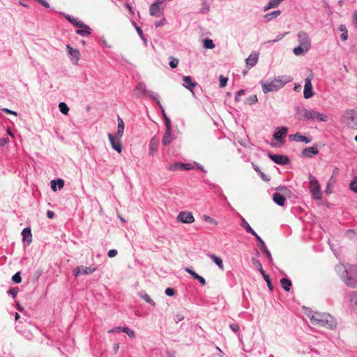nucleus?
<instances>
[{
    "label": "nucleus",
    "instance_id": "nucleus-1",
    "mask_svg": "<svg viewBox=\"0 0 357 357\" xmlns=\"http://www.w3.org/2000/svg\"><path fill=\"white\" fill-rule=\"evenodd\" d=\"M307 317L314 325L328 329H333L337 326L335 319L330 314L311 312L310 314H307Z\"/></svg>",
    "mask_w": 357,
    "mask_h": 357
},
{
    "label": "nucleus",
    "instance_id": "nucleus-2",
    "mask_svg": "<svg viewBox=\"0 0 357 357\" xmlns=\"http://www.w3.org/2000/svg\"><path fill=\"white\" fill-rule=\"evenodd\" d=\"M341 279L345 284L349 287H357V266H349L337 267Z\"/></svg>",
    "mask_w": 357,
    "mask_h": 357
},
{
    "label": "nucleus",
    "instance_id": "nucleus-3",
    "mask_svg": "<svg viewBox=\"0 0 357 357\" xmlns=\"http://www.w3.org/2000/svg\"><path fill=\"white\" fill-rule=\"evenodd\" d=\"M289 82H291L290 77L287 75H283L275 78L274 80L270 82H261V84L263 92L267 93L268 92L278 91Z\"/></svg>",
    "mask_w": 357,
    "mask_h": 357
},
{
    "label": "nucleus",
    "instance_id": "nucleus-4",
    "mask_svg": "<svg viewBox=\"0 0 357 357\" xmlns=\"http://www.w3.org/2000/svg\"><path fill=\"white\" fill-rule=\"evenodd\" d=\"M342 121L349 128L357 130V108L346 110L342 116Z\"/></svg>",
    "mask_w": 357,
    "mask_h": 357
},
{
    "label": "nucleus",
    "instance_id": "nucleus-5",
    "mask_svg": "<svg viewBox=\"0 0 357 357\" xmlns=\"http://www.w3.org/2000/svg\"><path fill=\"white\" fill-rule=\"evenodd\" d=\"M310 191L312 197L315 200L321 199V192L318 180L312 174L309 176Z\"/></svg>",
    "mask_w": 357,
    "mask_h": 357
},
{
    "label": "nucleus",
    "instance_id": "nucleus-6",
    "mask_svg": "<svg viewBox=\"0 0 357 357\" xmlns=\"http://www.w3.org/2000/svg\"><path fill=\"white\" fill-rule=\"evenodd\" d=\"M107 135L112 148L117 153H121L123 149L122 143L121 142V137H118L117 135H113L112 133H108Z\"/></svg>",
    "mask_w": 357,
    "mask_h": 357
},
{
    "label": "nucleus",
    "instance_id": "nucleus-7",
    "mask_svg": "<svg viewBox=\"0 0 357 357\" xmlns=\"http://www.w3.org/2000/svg\"><path fill=\"white\" fill-rule=\"evenodd\" d=\"M268 156L273 162L278 165H285L290 162V159L285 155L268 153Z\"/></svg>",
    "mask_w": 357,
    "mask_h": 357
},
{
    "label": "nucleus",
    "instance_id": "nucleus-8",
    "mask_svg": "<svg viewBox=\"0 0 357 357\" xmlns=\"http://www.w3.org/2000/svg\"><path fill=\"white\" fill-rule=\"evenodd\" d=\"M319 144L315 143L311 147H307L301 151V156L305 158H311L319 153Z\"/></svg>",
    "mask_w": 357,
    "mask_h": 357
},
{
    "label": "nucleus",
    "instance_id": "nucleus-9",
    "mask_svg": "<svg viewBox=\"0 0 357 357\" xmlns=\"http://www.w3.org/2000/svg\"><path fill=\"white\" fill-rule=\"evenodd\" d=\"M298 40L299 45L303 46L305 49H310L311 41L305 31H301L298 33Z\"/></svg>",
    "mask_w": 357,
    "mask_h": 357
},
{
    "label": "nucleus",
    "instance_id": "nucleus-10",
    "mask_svg": "<svg viewBox=\"0 0 357 357\" xmlns=\"http://www.w3.org/2000/svg\"><path fill=\"white\" fill-rule=\"evenodd\" d=\"M311 80H312V79L309 77H307L305 79L303 96L305 99H309L314 96V91L312 90V85Z\"/></svg>",
    "mask_w": 357,
    "mask_h": 357
},
{
    "label": "nucleus",
    "instance_id": "nucleus-11",
    "mask_svg": "<svg viewBox=\"0 0 357 357\" xmlns=\"http://www.w3.org/2000/svg\"><path fill=\"white\" fill-rule=\"evenodd\" d=\"M177 220L183 223H192L194 222L195 218L191 212L181 211L178 213Z\"/></svg>",
    "mask_w": 357,
    "mask_h": 357
},
{
    "label": "nucleus",
    "instance_id": "nucleus-12",
    "mask_svg": "<svg viewBox=\"0 0 357 357\" xmlns=\"http://www.w3.org/2000/svg\"><path fill=\"white\" fill-rule=\"evenodd\" d=\"M256 238L257 241L258 242V245L260 250L266 255L270 263H273V257L271 252L267 248L265 242L263 239L258 235Z\"/></svg>",
    "mask_w": 357,
    "mask_h": 357
},
{
    "label": "nucleus",
    "instance_id": "nucleus-13",
    "mask_svg": "<svg viewBox=\"0 0 357 357\" xmlns=\"http://www.w3.org/2000/svg\"><path fill=\"white\" fill-rule=\"evenodd\" d=\"M295 116L298 121H307L309 109L297 106L295 107Z\"/></svg>",
    "mask_w": 357,
    "mask_h": 357
},
{
    "label": "nucleus",
    "instance_id": "nucleus-14",
    "mask_svg": "<svg viewBox=\"0 0 357 357\" xmlns=\"http://www.w3.org/2000/svg\"><path fill=\"white\" fill-rule=\"evenodd\" d=\"M289 138L291 141L296 142H304L308 144L312 141V137H307L302 135L300 132H296L295 134L290 135Z\"/></svg>",
    "mask_w": 357,
    "mask_h": 357
},
{
    "label": "nucleus",
    "instance_id": "nucleus-15",
    "mask_svg": "<svg viewBox=\"0 0 357 357\" xmlns=\"http://www.w3.org/2000/svg\"><path fill=\"white\" fill-rule=\"evenodd\" d=\"M183 86L190 91L192 93L194 88L198 86V83L193 81L190 76H184L183 77Z\"/></svg>",
    "mask_w": 357,
    "mask_h": 357
},
{
    "label": "nucleus",
    "instance_id": "nucleus-16",
    "mask_svg": "<svg viewBox=\"0 0 357 357\" xmlns=\"http://www.w3.org/2000/svg\"><path fill=\"white\" fill-rule=\"evenodd\" d=\"M287 128L284 127V126L278 127L276 129L275 132H274L273 137L274 139L279 141V142H282L283 139L285 137V135H287Z\"/></svg>",
    "mask_w": 357,
    "mask_h": 357
},
{
    "label": "nucleus",
    "instance_id": "nucleus-17",
    "mask_svg": "<svg viewBox=\"0 0 357 357\" xmlns=\"http://www.w3.org/2000/svg\"><path fill=\"white\" fill-rule=\"evenodd\" d=\"M162 2H154L150 6V14L153 16L159 17L163 15L162 11L159 8V4Z\"/></svg>",
    "mask_w": 357,
    "mask_h": 357
},
{
    "label": "nucleus",
    "instance_id": "nucleus-18",
    "mask_svg": "<svg viewBox=\"0 0 357 357\" xmlns=\"http://www.w3.org/2000/svg\"><path fill=\"white\" fill-rule=\"evenodd\" d=\"M66 49L72 59L75 61L74 63L77 64L80 57V53L79 50L72 47L70 45H66Z\"/></svg>",
    "mask_w": 357,
    "mask_h": 357
},
{
    "label": "nucleus",
    "instance_id": "nucleus-19",
    "mask_svg": "<svg viewBox=\"0 0 357 357\" xmlns=\"http://www.w3.org/2000/svg\"><path fill=\"white\" fill-rule=\"evenodd\" d=\"M22 241L29 245L32 241V234L30 227H25L22 231Z\"/></svg>",
    "mask_w": 357,
    "mask_h": 357
},
{
    "label": "nucleus",
    "instance_id": "nucleus-20",
    "mask_svg": "<svg viewBox=\"0 0 357 357\" xmlns=\"http://www.w3.org/2000/svg\"><path fill=\"white\" fill-rule=\"evenodd\" d=\"M165 128H166V130H165V132L162 139V143L163 146L169 145L172 141V127H169V128L165 127Z\"/></svg>",
    "mask_w": 357,
    "mask_h": 357
},
{
    "label": "nucleus",
    "instance_id": "nucleus-21",
    "mask_svg": "<svg viewBox=\"0 0 357 357\" xmlns=\"http://www.w3.org/2000/svg\"><path fill=\"white\" fill-rule=\"evenodd\" d=\"M259 54L254 52H252L250 56L245 59V63L248 66L250 67H254L258 61Z\"/></svg>",
    "mask_w": 357,
    "mask_h": 357
},
{
    "label": "nucleus",
    "instance_id": "nucleus-22",
    "mask_svg": "<svg viewBox=\"0 0 357 357\" xmlns=\"http://www.w3.org/2000/svg\"><path fill=\"white\" fill-rule=\"evenodd\" d=\"M273 200L277 205L280 206H284L286 202L285 197L279 192L273 193Z\"/></svg>",
    "mask_w": 357,
    "mask_h": 357
},
{
    "label": "nucleus",
    "instance_id": "nucleus-23",
    "mask_svg": "<svg viewBox=\"0 0 357 357\" xmlns=\"http://www.w3.org/2000/svg\"><path fill=\"white\" fill-rule=\"evenodd\" d=\"M159 139L155 137H153L149 142V155H153L158 150Z\"/></svg>",
    "mask_w": 357,
    "mask_h": 357
},
{
    "label": "nucleus",
    "instance_id": "nucleus-24",
    "mask_svg": "<svg viewBox=\"0 0 357 357\" xmlns=\"http://www.w3.org/2000/svg\"><path fill=\"white\" fill-rule=\"evenodd\" d=\"M64 186V181L61 178L51 181V188L53 191L56 192L57 190H61Z\"/></svg>",
    "mask_w": 357,
    "mask_h": 357
},
{
    "label": "nucleus",
    "instance_id": "nucleus-25",
    "mask_svg": "<svg viewBox=\"0 0 357 357\" xmlns=\"http://www.w3.org/2000/svg\"><path fill=\"white\" fill-rule=\"evenodd\" d=\"M138 296L144 300L147 303L150 304L151 305L155 307V303L153 301V300L149 296V295L144 290L140 291L138 293Z\"/></svg>",
    "mask_w": 357,
    "mask_h": 357
},
{
    "label": "nucleus",
    "instance_id": "nucleus-26",
    "mask_svg": "<svg viewBox=\"0 0 357 357\" xmlns=\"http://www.w3.org/2000/svg\"><path fill=\"white\" fill-rule=\"evenodd\" d=\"M241 225L245 229L246 232L251 234L255 237H257L258 234L255 231V230L250 227L249 223L243 218L241 219Z\"/></svg>",
    "mask_w": 357,
    "mask_h": 357
},
{
    "label": "nucleus",
    "instance_id": "nucleus-27",
    "mask_svg": "<svg viewBox=\"0 0 357 357\" xmlns=\"http://www.w3.org/2000/svg\"><path fill=\"white\" fill-rule=\"evenodd\" d=\"M65 17L68 22H70L73 26L76 27H82V26H84V23L82 21L78 20L73 16L66 14L65 15Z\"/></svg>",
    "mask_w": 357,
    "mask_h": 357
},
{
    "label": "nucleus",
    "instance_id": "nucleus-28",
    "mask_svg": "<svg viewBox=\"0 0 357 357\" xmlns=\"http://www.w3.org/2000/svg\"><path fill=\"white\" fill-rule=\"evenodd\" d=\"M80 28L81 29L76 30L77 34L82 36H87L91 34V29L88 25L84 24V26Z\"/></svg>",
    "mask_w": 357,
    "mask_h": 357
},
{
    "label": "nucleus",
    "instance_id": "nucleus-29",
    "mask_svg": "<svg viewBox=\"0 0 357 357\" xmlns=\"http://www.w3.org/2000/svg\"><path fill=\"white\" fill-rule=\"evenodd\" d=\"M280 283H281L282 287L283 288V289L285 291L289 292L290 291V289L292 286V282L289 279L286 278H282L280 280Z\"/></svg>",
    "mask_w": 357,
    "mask_h": 357
},
{
    "label": "nucleus",
    "instance_id": "nucleus-30",
    "mask_svg": "<svg viewBox=\"0 0 357 357\" xmlns=\"http://www.w3.org/2000/svg\"><path fill=\"white\" fill-rule=\"evenodd\" d=\"M208 256L210 257V259H212V261L220 268V269H223V267H224V265H223V262H222V259L214 255V254H208Z\"/></svg>",
    "mask_w": 357,
    "mask_h": 357
},
{
    "label": "nucleus",
    "instance_id": "nucleus-31",
    "mask_svg": "<svg viewBox=\"0 0 357 357\" xmlns=\"http://www.w3.org/2000/svg\"><path fill=\"white\" fill-rule=\"evenodd\" d=\"M132 24L135 26V30L137 32L139 36L143 40L145 46L146 47L148 45V40L144 36L142 29L136 24L135 22L132 21Z\"/></svg>",
    "mask_w": 357,
    "mask_h": 357
},
{
    "label": "nucleus",
    "instance_id": "nucleus-32",
    "mask_svg": "<svg viewBox=\"0 0 357 357\" xmlns=\"http://www.w3.org/2000/svg\"><path fill=\"white\" fill-rule=\"evenodd\" d=\"M281 14V11L280 10H274L271 13H268L264 15V19L266 22H270L272 20L276 18Z\"/></svg>",
    "mask_w": 357,
    "mask_h": 357
},
{
    "label": "nucleus",
    "instance_id": "nucleus-33",
    "mask_svg": "<svg viewBox=\"0 0 357 357\" xmlns=\"http://www.w3.org/2000/svg\"><path fill=\"white\" fill-rule=\"evenodd\" d=\"M118 121V127H117V132L116 135H118V137H122L124 131V122L123 119L118 116L117 118Z\"/></svg>",
    "mask_w": 357,
    "mask_h": 357
},
{
    "label": "nucleus",
    "instance_id": "nucleus-34",
    "mask_svg": "<svg viewBox=\"0 0 357 357\" xmlns=\"http://www.w3.org/2000/svg\"><path fill=\"white\" fill-rule=\"evenodd\" d=\"M284 0H269V2L264 6V10L266 11L269 9L275 8Z\"/></svg>",
    "mask_w": 357,
    "mask_h": 357
},
{
    "label": "nucleus",
    "instance_id": "nucleus-35",
    "mask_svg": "<svg viewBox=\"0 0 357 357\" xmlns=\"http://www.w3.org/2000/svg\"><path fill=\"white\" fill-rule=\"evenodd\" d=\"M339 31L341 32L340 38L342 41H346L348 39V31L344 24H340L338 26Z\"/></svg>",
    "mask_w": 357,
    "mask_h": 357
},
{
    "label": "nucleus",
    "instance_id": "nucleus-36",
    "mask_svg": "<svg viewBox=\"0 0 357 357\" xmlns=\"http://www.w3.org/2000/svg\"><path fill=\"white\" fill-rule=\"evenodd\" d=\"M135 91H139L142 96H146L148 93V90H146V85L144 82H139L136 86Z\"/></svg>",
    "mask_w": 357,
    "mask_h": 357
},
{
    "label": "nucleus",
    "instance_id": "nucleus-37",
    "mask_svg": "<svg viewBox=\"0 0 357 357\" xmlns=\"http://www.w3.org/2000/svg\"><path fill=\"white\" fill-rule=\"evenodd\" d=\"M351 305L357 310V291H353L349 294Z\"/></svg>",
    "mask_w": 357,
    "mask_h": 357
},
{
    "label": "nucleus",
    "instance_id": "nucleus-38",
    "mask_svg": "<svg viewBox=\"0 0 357 357\" xmlns=\"http://www.w3.org/2000/svg\"><path fill=\"white\" fill-rule=\"evenodd\" d=\"M146 95H148L152 100H155L160 109H162V105L160 102L159 96L158 93H155L151 91H149Z\"/></svg>",
    "mask_w": 357,
    "mask_h": 357
},
{
    "label": "nucleus",
    "instance_id": "nucleus-39",
    "mask_svg": "<svg viewBox=\"0 0 357 357\" xmlns=\"http://www.w3.org/2000/svg\"><path fill=\"white\" fill-rule=\"evenodd\" d=\"M315 121L319 122H326L328 121V117L324 113H320L315 111Z\"/></svg>",
    "mask_w": 357,
    "mask_h": 357
},
{
    "label": "nucleus",
    "instance_id": "nucleus-40",
    "mask_svg": "<svg viewBox=\"0 0 357 357\" xmlns=\"http://www.w3.org/2000/svg\"><path fill=\"white\" fill-rule=\"evenodd\" d=\"M251 261H252L253 266L255 267L256 269H257L260 272L261 274H262V273H264L266 272L263 269L262 265L259 259L252 257Z\"/></svg>",
    "mask_w": 357,
    "mask_h": 357
},
{
    "label": "nucleus",
    "instance_id": "nucleus-41",
    "mask_svg": "<svg viewBox=\"0 0 357 357\" xmlns=\"http://www.w3.org/2000/svg\"><path fill=\"white\" fill-rule=\"evenodd\" d=\"M81 269H82V274H84V275H89V274H91V273H94L96 271L97 267H96V266H93V267H91V266L86 267V266H81Z\"/></svg>",
    "mask_w": 357,
    "mask_h": 357
},
{
    "label": "nucleus",
    "instance_id": "nucleus-42",
    "mask_svg": "<svg viewBox=\"0 0 357 357\" xmlns=\"http://www.w3.org/2000/svg\"><path fill=\"white\" fill-rule=\"evenodd\" d=\"M307 50H309V49H305L303 46L299 45L298 46L294 48L293 52L295 55L298 56L307 52Z\"/></svg>",
    "mask_w": 357,
    "mask_h": 357
},
{
    "label": "nucleus",
    "instance_id": "nucleus-43",
    "mask_svg": "<svg viewBox=\"0 0 357 357\" xmlns=\"http://www.w3.org/2000/svg\"><path fill=\"white\" fill-rule=\"evenodd\" d=\"M261 275L263 276L264 280L266 281V284H267V286L268 287V289L271 290V291H273V285L272 284V282H271V278H270V276L269 275H268L266 272L264 273H262Z\"/></svg>",
    "mask_w": 357,
    "mask_h": 357
},
{
    "label": "nucleus",
    "instance_id": "nucleus-44",
    "mask_svg": "<svg viewBox=\"0 0 357 357\" xmlns=\"http://www.w3.org/2000/svg\"><path fill=\"white\" fill-rule=\"evenodd\" d=\"M161 109V113H162V118L164 119L165 127H168V128L169 127H172V126H171V120L167 116L164 108L162 107V109Z\"/></svg>",
    "mask_w": 357,
    "mask_h": 357
},
{
    "label": "nucleus",
    "instance_id": "nucleus-45",
    "mask_svg": "<svg viewBox=\"0 0 357 357\" xmlns=\"http://www.w3.org/2000/svg\"><path fill=\"white\" fill-rule=\"evenodd\" d=\"M169 171H178L183 170V167H181V162H177L170 165L168 167Z\"/></svg>",
    "mask_w": 357,
    "mask_h": 357
},
{
    "label": "nucleus",
    "instance_id": "nucleus-46",
    "mask_svg": "<svg viewBox=\"0 0 357 357\" xmlns=\"http://www.w3.org/2000/svg\"><path fill=\"white\" fill-rule=\"evenodd\" d=\"M59 108L60 112L63 114H67L69 112V107L64 102H61L59 104Z\"/></svg>",
    "mask_w": 357,
    "mask_h": 357
},
{
    "label": "nucleus",
    "instance_id": "nucleus-47",
    "mask_svg": "<svg viewBox=\"0 0 357 357\" xmlns=\"http://www.w3.org/2000/svg\"><path fill=\"white\" fill-rule=\"evenodd\" d=\"M204 47L206 49H213L215 47V44L213 40L210 38H206L204 40Z\"/></svg>",
    "mask_w": 357,
    "mask_h": 357
},
{
    "label": "nucleus",
    "instance_id": "nucleus-48",
    "mask_svg": "<svg viewBox=\"0 0 357 357\" xmlns=\"http://www.w3.org/2000/svg\"><path fill=\"white\" fill-rule=\"evenodd\" d=\"M257 102H258V99H257V96L252 95L246 99V101L245 102L250 105H252L256 104Z\"/></svg>",
    "mask_w": 357,
    "mask_h": 357
},
{
    "label": "nucleus",
    "instance_id": "nucleus-49",
    "mask_svg": "<svg viewBox=\"0 0 357 357\" xmlns=\"http://www.w3.org/2000/svg\"><path fill=\"white\" fill-rule=\"evenodd\" d=\"M123 328V332L126 333L129 337H130V338L135 337V336H136L135 332L132 329H131L127 326H124V328Z\"/></svg>",
    "mask_w": 357,
    "mask_h": 357
},
{
    "label": "nucleus",
    "instance_id": "nucleus-50",
    "mask_svg": "<svg viewBox=\"0 0 357 357\" xmlns=\"http://www.w3.org/2000/svg\"><path fill=\"white\" fill-rule=\"evenodd\" d=\"M178 64V59L174 56H170L169 65L171 68H176Z\"/></svg>",
    "mask_w": 357,
    "mask_h": 357
},
{
    "label": "nucleus",
    "instance_id": "nucleus-51",
    "mask_svg": "<svg viewBox=\"0 0 357 357\" xmlns=\"http://www.w3.org/2000/svg\"><path fill=\"white\" fill-rule=\"evenodd\" d=\"M12 281L15 284H19V283H20L22 282V277H21V274H20V272L15 273L12 276Z\"/></svg>",
    "mask_w": 357,
    "mask_h": 357
},
{
    "label": "nucleus",
    "instance_id": "nucleus-52",
    "mask_svg": "<svg viewBox=\"0 0 357 357\" xmlns=\"http://www.w3.org/2000/svg\"><path fill=\"white\" fill-rule=\"evenodd\" d=\"M349 188L357 194V178L354 177L352 181L349 183Z\"/></svg>",
    "mask_w": 357,
    "mask_h": 357
},
{
    "label": "nucleus",
    "instance_id": "nucleus-53",
    "mask_svg": "<svg viewBox=\"0 0 357 357\" xmlns=\"http://www.w3.org/2000/svg\"><path fill=\"white\" fill-rule=\"evenodd\" d=\"M202 8L200 10L202 13H206L209 10V6L208 5L207 0H202Z\"/></svg>",
    "mask_w": 357,
    "mask_h": 357
},
{
    "label": "nucleus",
    "instance_id": "nucleus-54",
    "mask_svg": "<svg viewBox=\"0 0 357 357\" xmlns=\"http://www.w3.org/2000/svg\"><path fill=\"white\" fill-rule=\"evenodd\" d=\"M219 81H220V87L224 88L225 86H226V85L227 84L228 78L221 75L219 77Z\"/></svg>",
    "mask_w": 357,
    "mask_h": 357
},
{
    "label": "nucleus",
    "instance_id": "nucleus-55",
    "mask_svg": "<svg viewBox=\"0 0 357 357\" xmlns=\"http://www.w3.org/2000/svg\"><path fill=\"white\" fill-rule=\"evenodd\" d=\"M202 219L206 222H208V223H211V224H214L215 225H218V222L217 221L213 219V218L208 216V215H204L203 217H202Z\"/></svg>",
    "mask_w": 357,
    "mask_h": 357
},
{
    "label": "nucleus",
    "instance_id": "nucleus-56",
    "mask_svg": "<svg viewBox=\"0 0 357 357\" xmlns=\"http://www.w3.org/2000/svg\"><path fill=\"white\" fill-rule=\"evenodd\" d=\"M18 291H19V288L17 287H15L9 289V290L8 291V294L9 295H11L13 298H15L17 296Z\"/></svg>",
    "mask_w": 357,
    "mask_h": 357
},
{
    "label": "nucleus",
    "instance_id": "nucleus-57",
    "mask_svg": "<svg viewBox=\"0 0 357 357\" xmlns=\"http://www.w3.org/2000/svg\"><path fill=\"white\" fill-rule=\"evenodd\" d=\"M165 293L167 296H173L176 294V290L172 287H168L165 289Z\"/></svg>",
    "mask_w": 357,
    "mask_h": 357
},
{
    "label": "nucleus",
    "instance_id": "nucleus-58",
    "mask_svg": "<svg viewBox=\"0 0 357 357\" xmlns=\"http://www.w3.org/2000/svg\"><path fill=\"white\" fill-rule=\"evenodd\" d=\"M194 279L198 280L202 286H204L206 284V280L199 274L196 276H194Z\"/></svg>",
    "mask_w": 357,
    "mask_h": 357
},
{
    "label": "nucleus",
    "instance_id": "nucleus-59",
    "mask_svg": "<svg viewBox=\"0 0 357 357\" xmlns=\"http://www.w3.org/2000/svg\"><path fill=\"white\" fill-rule=\"evenodd\" d=\"M315 121V110L309 109L307 115V121Z\"/></svg>",
    "mask_w": 357,
    "mask_h": 357
},
{
    "label": "nucleus",
    "instance_id": "nucleus-60",
    "mask_svg": "<svg viewBox=\"0 0 357 357\" xmlns=\"http://www.w3.org/2000/svg\"><path fill=\"white\" fill-rule=\"evenodd\" d=\"M229 328H231V330L232 331H234L236 333H238L239 331H240L239 325L238 324H236V323L231 324L229 325Z\"/></svg>",
    "mask_w": 357,
    "mask_h": 357
},
{
    "label": "nucleus",
    "instance_id": "nucleus-61",
    "mask_svg": "<svg viewBox=\"0 0 357 357\" xmlns=\"http://www.w3.org/2000/svg\"><path fill=\"white\" fill-rule=\"evenodd\" d=\"M167 23L166 19L164 17L161 19L160 20L155 21L154 23V25L156 28L160 27L162 26H164Z\"/></svg>",
    "mask_w": 357,
    "mask_h": 357
},
{
    "label": "nucleus",
    "instance_id": "nucleus-62",
    "mask_svg": "<svg viewBox=\"0 0 357 357\" xmlns=\"http://www.w3.org/2000/svg\"><path fill=\"white\" fill-rule=\"evenodd\" d=\"M181 167H183V170H190L194 168V166L191 163L181 162Z\"/></svg>",
    "mask_w": 357,
    "mask_h": 357
},
{
    "label": "nucleus",
    "instance_id": "nucleus-63",
    "mask_svg": "<svg viewBox=\"0 0 357 357\" xmlns=\"http://www.w3.org/2000/svg\"><path fill=\"white\" fill-rule=\"evenodd\" d=\"M184 270L185 272L189 273L193 278H194V276H196L197 275V273L194 270H192L191 268L185 267Z\"/></svg>",
    "mask_w": 357,
    "mask_h": 357
},
{
    "label": "nucleus",
    "instance_id": "nucleus-64",
    "mask_svg": "<svg viewBox=\"0 0 357 357\" xmlns=\"http://www.w3.org/2000/svg\"><path fill=\"white\" fill-rule=\"evenodd\" d=\"M117 253H118V252H117V250H115V249H112V250H109L108 251V252H107V255H108V257H110V258H113V257H116V256Z\"/></svg>",
    "mask_w": 357,
    "mask_h": 357
}]
</instances>
